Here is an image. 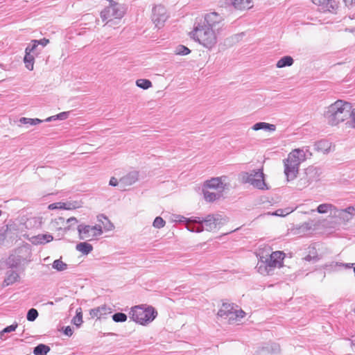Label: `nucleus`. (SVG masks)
Listing matches in <instances>:
<instances>
[{
    "instance_id": "obj_1",
    "label": "nucleus",
    "mask_w": 355,
    "mask_h": 355,
    "mask_svg": "<svg viewBox=\"0 0 355 355\" xmlns=\"http://www.w3.org/2000/svg\"><path fill=\"white\" fill-rule=\"evenodd\" d=\"M182 218L187 222V229L191 232H201L203 230L214 231L217 229L218 225L222 224L221 216L218 214H209L205 218H186L182 217Z\"/></svg>"
},
{
    "instance_id": "obj_2",
    "label": "nucleus",
    "mask_w": 355,
    "mask_h": 355,
    "mask_svg": "<svg viewBox=\"0 0 355 355\" xmlns=\"http://www.w3.org/2000/svg\"><path fill=\"white\" fill-rule=\"evenodd\" d=\"M351 108L350 103L338 100L327 107L324 116L329 125H337L349 119V112Z\"/></svg>"
},
{
    "instance_id": "obj_3",
    "label": "nucleus",
    "mask_w": 355,
    "mask_h": 355,
    "mask_svg": "<svg viewBox=\"0 0 355 355\" xmlns=\"http://www.w3.org/2000/svg\"><path fill=\"white\" fill-rule=\"evenodd\" d=\"M285 254L282 251H275L270 255L259 256L256 269L263 275H271L277 268L283 266Z\"/></svg>"
},
{
    "instance_id": "obj_4",
    "label": "nucleus",
    "mask_w": 355,
    "mask_h": 355,
    "mask_svg": "<svg viewBox=\"0 0 355 355\" xmlns=\"http://www.w3.org/2000/svg\"><path fill=\"white\" fill-rule=\"evenodd\" d=\"M306 155L302 149L293 150L286 159H284V174L288 182L293 180L297 176L300 164L306 159Z\"/></svg>"
},
{
    "instance_id": "obj_5",
    "label": "nucleus",
    "mask_w": 355,
    "mask_h": 355,
    "mask_svg": "<svg viewBox=\"0 0 355 355\" xmlns=\"http://www.w3.org/2000/svg\"><path fill=\"white\" fill-rule=\"evenodd\" d=\"M189 35L191 39L209 49H212L217 42V37L214 29L196 22Z\"/></svg>"
},
{
    "instance_id": "obj_6",
    "label": "nucleus",
    "mask_w": 355,
    "mask_h": 355,
    "mask_svg": "<svg viewBox=\"0 0 355 355\" xmlns=\"http://www.w3.org/2000/svg\"><path fill=\"white\" fill-rule=\"evenodd\" d=\"M157 315V311L151 306H148L146 308H144L141 306H135L130 311V319L144 326L153 322Z\"/></svg>"
},
{
    "instance_id": "obj_7",
    "label": "nucleus",
    "mask_w": 355,
    "mask_h": 355,
    "mask_svg": "<svg viewBox=\"0 0 355 355\" xmlns=\"http://www.w3.org/2000/svg\"><path fill=\"white\" fill-rule=\"evenodd\" d=\"M125 14L123 6L113 0H110V4L105 7L101 12V17L103 21L107 24L111 22L113 19H121Z\"/></svg>"
},
{
    "instance_id": "obj_8",
    "label": "nucleus",
    "mask_w": 355,
    "mask_h": 355,
    "mask_svg": "<svg viewBox=\"0 0 355 355\" xmlns=\"http://www.w3.org/2000/svg\"><path fill=\"white\" fill-rule=\"evenodd\" d=\"M243 178L245 182L250 183L251 185L258 189H268V187L264 180L263 169H257V171L253 170L250 173H246L243 175Z\"/></svg>"
},
{
    "instance_id": "obj_9",
    "label": "nucleus",
    "mask_w": 355,
    "mask_h": 355,
    "mask_svg": "<svg viewBox=\"0 0 355 355\" xmlns=\"http://www.w3.org/2000/svg\"><path fill=\"white\" fill-rule=\"evenodd\" d=\"M79 239L91 241L94 238L102 234V227L100 225H88L80 224L78 226Z\"/></svg>"
},
{
    "instance_id": "obj_10",
    "label": "nucleus",
    "mask_w": 355,
    "mask_h": 355,
    "mask_svg": "<svg viewBox=\"0 0 355 355\" xmlns=\"http://www.w3.org/2000/svg\"><path fill=\"white\" fill-rule=\"evenodd\" d=\"M223 19V17L220 14L216 12H211L207 13L204 17L196 19L195 22L214 29Z\"/></svg>"
},
{
    "instance_id": "obj_11",
    "label": "nucleus",
    "mask_w": 355,
    "mask_h": 355,
    "mask_svg": "<svg viewBox=\"0 0 355 355\" xmlns=\"http://www.w3.org/2000/svg\"><path fill=\"white\" fill-rule=\"evenodd\" d=\"M167 18L166 10L164 6L158 5L153 8L152 21L157 28L162 27Z\"/></svg>"
},
{
    "instance_id": "obj_12",
    "label": "nucleus",
    "mask_w": 355,
    "mask_h": 355,
    "mask_svg": "<svg viewBox=\"0 0 355 355\" xmlns=\"http://www.w3.org/2000/svg\"><path fill=\"white\" fill-rule=\"evenodd\" d=\"M334 216L344 223L351 220L354 216V209L352 207H347L345 209H338L334 211Z\"/></svg>"
},
{
    "instance_id": "obj_13",
    "label": "nucleus",
    "mask_w": 355,
    "mask_h": 355,
    "mask_svg": "<svg viewBox=\"0 0 355 355\" xmlns=\"http://www.w3.org/2000/svg\"><path fill=\"white\" fill-rule=\"evenodd\" d=\"M112 313V309L106 305H102L101 306L92 309L89 311L90 316L97 318L98 319L105 318L106 315Z\"/></svg>"
},
{
    "instance_id": "obj_14",
    "label": "nucleus",
    "mask_w": 355,
    "mask_h": 355,
    "mask_svg": "<svg viewBox=\"0 0 355 355\" xmlns=\"http://www.w3.org/2000/svg\"><path fill=\"white\" fill-rule=\"evenodd\" d=\"M139 178V173L137 171H131L127 175H124L119 180V184L125 186H130L135 183Z\"/></svg>"
},
{
    "instance_id": "obj_15",
    "label": "nucleus",
    "mask_w": 355,
    "mask_h": 355,
    "mask_svg": "<svg viewBox=\"0 0 355 355\" xmlns=\"http://www.w3.org/2000/svg\"><path fill=\"white\" fill-rule=\"evenodd\" d=\"M204 187L207 189H217L218 191H223L225 186L221 181L220 178H214L207 180L204 184Z\"/></svg>"
},
{
    "instance_id": "obj_16",
    "label": "nucleus",
    "mask_w": 355,
    "mask_h": 355,
    "mask_svg": "<svg viewBox=\"0 0 355 355\" xmlns=\"http://www.w3.org/2000/svg\"><path fill=\"white\" fill-rule=\"evenodd\" d=\"M19 278V275L17 271L12 269L7 270L3 282V286H8L13 284Z\"/></svg>"
},
{
    "instance_id": "obj_17",
    "label": "nucleus",
    "mask_w": 355,
    "mask_h": 355,
    "mask_svg": "<svg viewBox=\"0 0 355 355\" xmlns=\"http://www.w3.org/2000/svg\"><path fill=\"white\" fill-rule=\"evenodd\" d=\"M53 237L49 234H38L32 238V243L35 245H42L53 241Z\"/></svg>"
},
{
    "instance_id": "obj_18",
    "label": "nucleus",
    "mask_w": 355,
    "mask_h": 355,
    "mask_svg": "<svg viewBox=\"0 0 355 355\" xmlns=\"http://www.w3.org/2000/svg\"><path fill=\"white\" fill-rule=\"evenodd\" d=\"M245 315V313L242 309H239L238 306H236L226 319L228 320L230 323H232L234 321L237 320L239 318H243Z\"/></svg>"
},
{
    "instance_id": "obj_19",
    "label": "nucleus",
    "mask_w": 355,
    "mask_h": 355,
    "mask_svg": "<svg viewBox=\"0 0 355 355\" xmlns=\"http://www.w3.org/2000/svg\"><path fill=\"white\" fill-rule=\"evenodd\" d=\"M234 307L233 304L223 303L217 315L220 318H227Z\"/></svg>"
},
{
    "instance_id": "obj_20",
    "label": "nucleus",
    "mask_w": 355,
    "mask_h": 355,
    "mask_svg": "<svg viewBox=\"0 0 355 355\" xmlns=\"http://www.w3.org/2000/svg\"><path fill=\"white\" fill-rule=\"evenodd\" d=\"M353 263H342L340 262H332L329 265H326L325 268L327 270L336 271L339 270L340 268L350 269L353 267Z\"/></svg>"
},
{
    "instance_id": "obj_21",
    "label": "nucleus",
    "mask_w": 355,
    "mask_h": 355,
    "mask_svg": "<svg viewBox=\"0 0 355 355\" xmlns=\"http://www.w3.org/2000/svg\"><path fill=\"white\" fill-rule=\"evenodd\" d=\"M78 205H73L72 203L68 202H55L49 205V208L50 209H72L78 207Z\"/></svg>"
},
{
    "instance_id": "obj_22",
    "label": "nucleus",
    "mask_w": 355,
    "mask_h": 355,
    "mask_svg": "<svg viewBox=\"0 0 355 355\" xmlns=\"http://www.w3.org/2000/svg\"><path fill=\"white\" fill-rule=\"evenodd\" d=\"M252 129L255 131L266 130L273 132L276 130V126L273 124H270L266 122H258L253 125Z\"/></svg>"
},
{
    "instance_id": "obj_23",
    "label": "nucleus",
    "mask_w": 355,
    "mask_h": 355,
    "mask_svg": "<svg viewBox=\"0 0 355 355\" xmlns=\"http://www.w3.org/2000/svg\"><path fill=\"white\" fill-rule=\"evenodd\" d=\"M203 195L206 201L214 202L222 196V191L211 192L203 188Z\"/></svg>"
},
{
    "instance_id": "obj_24",
    "label": "nucleus",
    "mask_w": 355,
    "mask_h": 355,
    "mask_svg": "<svg viewBox=\"0 0 355 355\" xmlns=\"http://www.w3.org/2000/svg\"><path fill=\"white\" fill-rule=\"evenodd\" d=\"M252 0H231L233 6L239 10H244L250 8Z\"/></svg>"
},
{
    "instance_id": "obj_25",
    "label": "nucleus",
    "mask_w": 355,
    "mask_h": 355,
    "mask_svg": "<svg viewBox=\"0 0 355 355\" xmlns=\"http://www.w3.org/2000/svg\"><path fill=\"white\" fill-rule=\"evenodd\" d=\"M35 56L28 51L25 50V56L24 58V62L25 63L26 67L32 71L33 69V65L35 62Z\"/></svg>"
},
{
    "instance_id": "obj_26",
    "label": "nucleus",
    "mask_w": 355,
    "mask_h": 355,
    "mask_svg": "<svg viewBox=\"0 0 355 355\" xmlns=\"http://www.w3.org/2000/svg\"><path fill=\"white\" fill-rule=\"evenodd\" d=\"M38 42L37 40H31V42L26 48V51H28L34 55H38L42 51V48L38 46Z\"/></svg>"
},
{
    "instance_id": "obj_27",
    "label": "nucleus",
    "mask_w": 355,
    "mask_h": 355,
    "mask_svg": "<svg viewBox=\"0 0 355 355\" xmlns=\"http://www.w3.org/2000/svg\"><path fill=\"white\" fill-rule=\"evenodd\" d=\"M294 62L293 58L290 55H286L281 58L277 62L276 67L277 68H283L291 66Z\"/></svg>"
},
{
    "instance_id": "obj_28",
    "label": "nucleus",
    "mask_w": 355,
    "mask_h": 355,
    "mask_svg": "<svg viewBox=\"0 0 355 355\" xmlns=\"http://www.w3.org/2000/svg\"><path fill=\"white\" fill-rule=\"evenodd\" d=\"M76 250L83 254L87 255L93 250V246L87 242H81L76 245Z\"/></svg>"
},
{
    "instance_id": "obj_29",
    "label": "nucleus",
    "mask_w": 355,
    "mask_h": 355,
    "mask_svg": "<svg viewBox=\"0 0 355 355\" xmlns=\"http://www.w3.org/2000/svg\"><path fill=\"white\" fill-rule=\"evenodd\" d=\"M336 209V206H334L332 204L330 203H323L320 205L317 209L316 211L319 214H327L329 211L332 213L334 214V211Z\"/></svg>"
},
{
    "instance_id": "obj_30",
    "label": "nucleus",
    "mask_w": 355,
    "mask_h": 355,
    "mask_svg": "<svg viewBox=\"0 0 355 355\" xmlns=\"http://www.w3.org/2000/svg\"><path fill=\"white\" fill-rule=\"evenodd\" d=\"M304 259L306 261L313 262H316L320 259L316 249L314 246L309 247V254L304 258Z\"/></svg>"
},
{
    "instance_id": "obj_31",
    "label": "nucleus",
    "mask_w": 355,
    "mask_h": 355,
    "mask_svg": "<svg viewBox=\"0 0 355 355\" xmlns=\"http://www.w3.org/2000/svg\"><path fill=\"white\" fill-rule=\"evenodd\" d=\"M50 351V347L44 344H40L37 345L33 349L35 355H46Z\"/></svg>"
},
{
    "instance_id": "obj_32",
    "label": "nucleus",
    "mask_w": 355,
    "mask_h": 355,
    "mask_svg": "<svg viewBox=\"0 0 355 355\" xmlns=\"http://www.w3.org/2000/svg\"><path fill=\"white\" fill-rule=\"evenodd\" d=\"M329 147V143L325 140L319 141L315 144V149L323 153H327Z\"/></svg>"
},
{
    "instance_id": "obj_33",
    "label": "nucleus",
    "mask_w": 355,
    "mask_h": 355,
    "mask_svg": "<svg viewBox=\"0 0 355 355\" xmlns=\"http://www.w3.org/2000/svg\"><path fill=\"white\" fill-rule=\"evenodd\" d=\"M72 322L74 325H76L78 327H79L83 322L81 308H78L76 309V315L73 318Z\"/></svg>"
},
{
    "instance_id": "obj_34",
    "label": "nucleus",
    "mask_w": 355,
    "mask_h": 355,
    "mask_svg": "<svg viewBox=\"0 0 355 355\" xmlns=\"http://www.w3.org/2000/svg\"><path fill=\"white\" fill-rule=\"evenodd\" d=\"M52 267L57 271H63L67 268V265L64 263L61 259L55 260L52 263Z\"/></svg>"
},
{
    "instance_id": "obj_35",
    "label": "nucleus",
    "mask_w": 355,
    "mask_h": 355,
    "mask_svg": "<svg viewBox=\"0 0 355 355\" xmlns=\"http://www.w3.org/2000/svg\"><path fill=\"white\" fill-rule=\"evenodd\" d=\"M136 85L141 89H147L152 87V83L148 79H138Z\"/></svg>"
},
{
    "instance_id": "obj_36",
    "label": "nucleus",
    "mask_w": 355,
    "mask_h": 355,
    "mask_svg": "<svg viewBox=\"0 0 355 355\" xmlns=\"http://www.w3.org/2000/svg\"><path fill=\"white\" fill-rule=\"evenodd\" d=\"M19 121L24 124H29L31 125H35L41 123L42 122V120L39 119H30V118L22 117L20 119Z\"/></svg>"
},
{
    "instance_id": "obj_37",
    "label": "nucleus",
    "mask_w": 355,
    "mask_h": 355,
    "mask_svg": "<svg viewBox=\"0 0 355 355\" xmlns=\"http://www.w3.org/2000/svg\"><path fill=\"white\" fill-rule=\"evenodd\" d=\"M112 318L115 322H124L127 320L128 317L123 313L117 312L112 315Z\"/></svg>"
},
{
    "instance_id": "obj_38",
    "label": "nucleus",
    "mask_w": 355,
    "mask_h": 355,
    "mask_svg": "<svg viewBox=\"0 0 355 355\" xmlns=\"http://www.w3.org/2000/svg\"><path fill=\"white\" fill-rule=\"evenodd\" d=\"M190 49L184 45H178L175 50L176 55H186L189 54Z\"/></svg>"
},
{
    "instance_id": "obj_39",
    "label": "nucleus",
    "mask_w": 355,
    "mask_h": 355,
    "mask_svg": "<svg viewBox=\"0 0 355 355\" xmlns=\"http://www.w3.org/2000/svg\"><path fill=\"white\" fill-rule=\"evenodd\" d=\"M38 315V311L35 309L31 308L27 312L26 319L28 321L33 322L37 319Z\"/></svg>"
},
{
    "instance_id": "obj_40",
    "label": "nucleus",
    "mask_w": 355,
    "mask_h": 355,
    "mask_svg": "<svg viewBox=\"0 0 355 355\" xmlns=\"http://www.w3.org/2000/svg\"><path fill=\"white\" fill-rule=\"evenodd\" d=\"M349 118L350 119L349 121H347L346 124L352 128L355 129V108H351L349 110Z\"/></svg>"
},
{
    "instance_id": "obj_41",
    "label": "nucleus",
    "mask_w": 355,
    "mask_h": 355,
    "mask_svg": "<svg viewBox=\"0 0 355 355\" xmlns=\"http://www.w3.org/2000/svg\"><path fill=\"white\" fill-rule=\"evenodd\" d=\"M294 211V209L288 207L286 209H279L275 211V212L273 214V215L277 216H286L293 212Z\"/></svg>"
},
{
    "instance_id": "obj_42",
    "label": "nucleus",
    "mask_w": 355,
    "mask_h": 355,
    "mask_svg": "<svg viewBox=\"0 0 355 355\" xmlns=\"http://www.w3.org/2000/svg\"><path fill=\"white\" fill-rule=\"evenodd\" d=\"M315 225L316 224L314 223V221L311 220L309 221L302 223L300 225V229L303 231H309L311 230H313Z\"/></svg>"
},
{
    "instance_id": "obj_43",
    "label": "nucleus",
    "mask_w": 355,
    "mask_h": 355,
    "mask_svg": "<svg viewBox=\"0 0 355 355\" xmlns=\"http://www.w3.org/2000/svg\"><path fill=\"white\" fill-rule=\"evenodd\" d=\"M165 224L166 222L164 221V220L162 217L157 216L155 218L153 225L155 228L160 229L164 227Z\"/></svg>"
},
{
    "instance_id": "obj_44",
    "label": "nucleus",
    "mask_w": 355,
    "mask_h": 355,
    "mask_svg": "<svg viewBox=\"0 0 355 355\" xmlns=\"http://www.w3.org/2000/svg\"><path fill=\"white\" fill-rule=\"evenodd\" d=\"M17 323H14L10 326H8L6 327H5L1 332V334H5V333H10V332H12V331H15V329H17Z\"/></svg>"
},
{
    "instance_id": "obj_45",
    "label": "nucleus",
    "mask_w": 355,
    "mask_h": 355,
    "mask_svg": "<svg viewBox=\"0 0 355 355\" xmlns=\"http://www.w3.org/2000/svg\"><path fill=\"white\" fill-rule=\"evenodd\" d=\"M270 351L269 349V346L263 347L258 351H257L255 355H270Z\"/></svg>"
},
{
    "instance_id": "obj_46",
    "label": "nucleus",
    "mask_w": 355,
    "mask_h": 355,
    "mask_svg": "<svg viewBox=\"0 0 355 355\" xmlns=\"http://www.w3.org/2000/svg\"><path fill=\"white\" fill-rule=\"evenodd\" d=\"M101 218H103L105 220H106L108 223V226H105V228L107 230H110L114 227V225L110 222L109 219L104 215L101 214L98 216V219L99 221H101L103 223V221L101 220Z\"/></svg>"
},
{
    "instance_id": "obj_47",
    "label": "nucleus",
    "mask_w": 355,
    "mask_h": 355,
    "mask_svg": "<svg viewBox=\"0 0 355 355\" xmlns=\"http://www.w3.org/2000/svg\"><path fill=\"white\" fill-rule=\"evenodd\" d=\"M67 223L69 225V226L64 227V231L69 230L71 225L77 224L78 220L75 217H71L67 219Z\"/></svg>"
},
{
    "instance_id": "obj_48",
    "label": "nucleus",
    "mask_w": 355,
    "mask_h": 355,
    "mask_svg": "<svg viewBox=\"0 0 355 355\" xmlns=\"http://www.w3.org/2000/svg\"><path fill=\"white\" fill-rule=\"evenodd\" d=\"M324 6L335 9L337 8L335 0H324Z\"/></svg>"
},
{
    "instance_id": "obj_49",
    "label": "nucleus",
    "mask_w": 355,
    "mask_h": 355,
    "mask_svg": "<svg viewBox=\"0 0 355 355\" xmlns=\"http://www.w3.org/2000/svg\"><path fill=\"white\" fill-rule=\"evenodd\" d=\"M37 42H39L38 46H40V47L43 49V48L49 43V40L46 38H42L41 40H37Z\"/></svg>"
},
{
    "instance_id": "obj_50",
    "label": "nucleus",
    "mask_w": 355,
    "mask_h": 355,
    "mask_svg": "<svg viewBox=\"0 0 355 355\" xmlns=\"http://www.w3.org/2000/svg\"><path fill=\"white\" fill-rule=\"evenodd\" d=\"M69 112H62L59 113L58 114H56V119H58V120H64L69 116Z\"/></svg>"
},
{
    "instance_id": "obj_51",
    "label": "nucleus",
    "mask_w": 355,
    "mask_h": 355,
    "mask_svg": "<svg viewBox=\"0 0 355 355\" xmlns=\"http://www.w3.org/2000/svg\"><path fill=\"white\" fill-rule=\"evenodd\" d=\"M119 183V180H118L116 178L112 177L110 180L109 184L112 187H116Z\"/></svg>"
},
{
    "instance_id": "obj_52",
    "label": "nucleus",
    "mask_w": 355,
    "mask_h": 355,
    "mask_svg": "<svg viewBox=\"0 0 355 355\" xmlns=\"http://www.w3.org/2000/svg\"><path fill=\"white\" fill-rule=\"evenodd\" d=\"M64 334L67 336H71L73 334V330L71 327H66L64 329Z\"/></svg>"
},
{
    "instance_id": "obj_53",
    "label": "nucleus",
    "mask_w": 355,
    "mask_h": 355,
    "mask_svg": "<svg viewBox=\"0 0 355 355\" xmlns=\"http://www.w3.org/2000/svg\"><path fill=\"white\" fill-rule=\"evenodd\" d=\"M269 349L270 352L272 351V352L276 353L279 351V346L274 343L270 345V347H269Z\"/></svg>"
},
{
    "instance_id": "obj_54",
    "label": "nucleus",
    "mask_w": 355,
    "mask_h": 355,
    "mask_svg": "<svg viewBox=\"0 0 355 355\" xmlns=\"http://www.w3.org/2000/svg\"><path fill=\"white\" fill-rule=\"evenodd\" d=\"M346 6H350L355 4V0H343Z\"/></svg>"
},
{
    "instance_id": "obj_55",
    "label": "nucleus",
    "mask_w": 355,
    "mask_h": 355,
    "mask_svg": "<svg viewBox=\"0 0 355 355\" xmlns=\"http://www.w3.org/2000/svg\"><path fill=\"white\" fill-rule=\"evenodd\" d=\"M315 5L324 6V0H311Z\"/></svg>"
},
{
    "instance_id": "obj_56",
    "label": "nucleus",
    "mask_w": 355,
    "mask_h": 355,
    "mask_svg": "<svg viewBox=\"0 0 355 355\" xmlns=\"http://www.w3.org/2000/svg\"><path fill=\"white\" fill-rule=\"evenodd\" d=\"M56 115H54V116H49L48 117L47 119H46V121L47 122H49V121H53V120H56Z\"/></svg>"
},
{
    "instance_id": "obj_57",
    "label": "nucleus",
    "mask_w": 355,
    "mask_h": 355,
    "mask_svg": "<svg viewBox=\"0 0 355 355\" xmlns=\"http://www.w3.org/2000/svg\"><path fill=\"white\" fill-rule=\"evenodd\" d=\"M17 263H15V264L12 263L10 266H11L12 268H13V267H16V266H17Z\"/></svg>"
},
{
    "instance_id": "obj_58",
    "label": "nucleus",
    "mask_w": 355,
    "mask_h": 355,
    "mask_svg": "<svg viewBox=\"0 0 355 355\" xmlns=\"http://www.w3.org/2000/svg\"><path fill=\"white\" fill-rule=\"evenodd\" d=\"M49 304H51V305H53V302H48Z\"/></svg>"
},
{
    "instance_id": "obj_59",
    "label": "nucleus",
    "mask_w": 355,
    "mask_h": 355,
    "mask_svg": "<svg viewBox=\"0 0 355 355\" xmlns=\"http://www.w3.org/2000/svg\"><path fill=\"white\" fill-rule=\"evenodd\" d=\"M354 209V214H355V205L354 206H352Z\"/></svg>"
},
{
    "instance_id": "obj_60",
    "label": "nucleus",
    "mask_w": 355,
    "mask_h": 355,
    "mask_svg": "<svg viewBox=\"0 0 355 355\" xmlns=\"http://www.w3.org/2000/svg\"><path fill=\"white\" fill-rule=\"evenodd\" d=\"M1 214H2V211H1V210H0V216L1 215Z\"/></svg>"
},
{
    "instance_id": "obj_61",
    "label": "nucleus",
    "mask_w": 355,
    "mask_h": 355,
    "mask_svg": "<svg viewBox=\"0 0 355 355\" xmlns=\"http://www.w3.org/2000/svg\"><path fill=\"white\" fill-rule=\"evenodd\" d=\"M354 313H355V308H354Z\"/></svg>"
}]
</instances>
